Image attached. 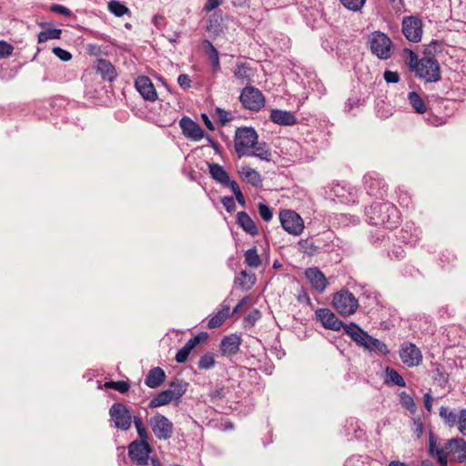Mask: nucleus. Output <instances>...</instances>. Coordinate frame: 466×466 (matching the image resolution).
I'll use <instances>...</instances> for the list:
<instances>
[{"mask_svg": "<svg viewBox=\"0 0 466 466\" xmlns=\"http://www.w3.org/2000/svg\"><path fill=\"white\" fill-rule=\"evenodd\" d=\"M221 203L228 212L231 213L236 210V203L233 197H223Z\"/></svg>", "mask_w": 466, "mask_h": 466, "instance_id": "58", "label": "nucleus"}, {"mask_svg": "<svg viewBox=\"0 0 466 466\" xmlns=\"http://www.w3.org/2000/svg\"><path fill=\"white\" fill-rule=\"evenodd\" d=\"M370 51L381 60L389 59L392 55L393 44L391 39L380 31H375L369 36Z\"/></svg>", "mask_w": 466, "mask_h": 466, "instance_id": "6", "label": "nucleus"}, {"mask_svg": "<svg viewBox=\"0 0 466 466\" xmlns=\"http://www.w3.org/2000/svg\"><path fill=\"white\" fill-rule=\"evenodd\" d=\"M239 100L245 108L252 111H258L265 106V97L262 92L251 86L242 89Z\"/></svg>", "mask_w": 466, "mask_h": 466, "instance_id": "10", "label": "nucleus"}, {"mask_svg": "<svg viewBox=\"0 0 466 466\" xmlns=\"http://www.w3.org/2000/svg\"><path fill=\"white\" fill-rule=\"evenodd\" d=\"M345 8L353 12H360L363 8L366 0H339Z\"/></svg>", "mask_w": 466, "mask_h": 466, "instance_id": "46", "label": "nucleus"}, {"mask_svg": "<svg viewBox=\"0 0 466 466\" xmlns=\"http://www.w3.org/2000/svg\"><path fill=\"white\" fill-rule=\"evenodd\" d=\"M172 400H174V399L172 398V396L170 395L169 391L167 389L165 390H161L155 397H153L148 403V407L150 409L157 408L160 406L167 405L170 403Z\"/></svg>", "mask_w": 466, "mask_h": 466, "instance_id": "36", "label": "nucleus"}, {"mask_svg": "<svg viewBox=\"0 0 466 466\" xmlns=\"http://www.w3.org/2000/svg\"><path fill=\"white\" fill-rule=\"evenodd\" d=\"M441 44L432 41L425 49V56L420 59V63L417 70L416 76L428 83H435L441 79V67L439 62L430 56Z\"/></svg>", "mask_w": 466, "mask_h": 466, "instance_id": "4", "label": "nucleus"}, {"mask_svg": "<svg viewBox=\"0 0 466 466\" xmlns=\"http://www.w3.org/2000/svg\"><path fill=\"white\" fill-rule=\"evenodd\" d=\"M345 333L360 347L369 351H377L381 355L389 354L388 346L381 340L375 339L363 330L354 322L345 327Z\"/></svg>", "mask_w": 466, "mask_h": 466, "instance_id": "3", "label": "nucleus"}, {"mask_svg": "<svg viewBox=\"0 0 466 466\" xmlns=\"http://www.w3.org/2000/svg\"><path fill=\"white\" fill-rule=\"evenodd\" d=\"M187 387L188 383L184 380L175 379L169 383L167 390L174 400H178L186 393Z\"/></svg>", "mask_w": 466, "mask_h": 466, "instance_id": "31", "label": "nucleus"}, {"mask_svg": "<svg viewBox=\"0 0 466 466\" xmlns=\"http://www.w3.org/2000/svg\"><path fill=\"white\" fill-rule=\"evenodd\" d=\"M177 83L183 89H187L191 86V79L187 74L179 75L177 77Z\"/></svg>", "mask_w": 466, "mask_h": 466, "instance_id": "63", "label": "nucleus"}, {"mask_svg": "<svg viewBox=\"0 0 466 466\" xmlns=\"http://www.w3.org/2000/svg\"><path fill=\"white\" fill-rule=\"evenodd\" d=\"M429 454L436 457L440 466H447L448 457L453 456L459 462L466 461V441L462 438H453L443 445H438L437 438L431 432L429 435Z\"/></svg>", "mask_w": 466, "mask_h": 466, "instance_id": "1", "label": "nucleus"}, {"mask_svg": "<svg viewBox=\"0 0 466 466\" xmlns=\"http://www.w3.org/2000/svg\"><path fill=\"white\" fill-rule=\"evenodd\" d=\"M457 425L459 431L466 436V409L460 410Z\"/></svg>", "mask_w": 466, "mask_h": 466, "instance_id": "54", "label": "nucleus"}, {"mask_svg": "<svg viewBox=\"0 0 466 466\" xmlns=\"http://www.w3.org/2000/svg\"><path fill=\"white\" fill-rule=\"evenodd\" d=\"M255 283V276L248 274L245 270L239 273V276L235 279V285L242 289H249Z\"/></svg>", "mask_w": 466, "mask_h": 466, "instance_id": "38", "label": "nucleus"}, {"mask_svg": "<svg viewBox=\"0 0 466 466\" xmlns=\"http://www.w3.org/2000/svg\"><path fill=\"white\" fill-rule=\"evenodd\" d=\"M365 213L369 223L374 226L391 229L396 228L400 222V212L390 202L374 203L366 208Z\"/></svg>", "mask_w": 466, "mask_h": 466, "instance_id": "2", "label": "nucleus"}, {"mask_svg": "<svg viewBox=\"0 0 466 466\" xmlns=\"http://www.w3.org/2000/svg\"><path fill=\"white\" fill-rule=\"evenodd\" d=\"M401 31L408 41L419 43L421 40L423 33L422 20L417 15L403 17Z\"/></svg>", "mask_w": 466, "mask_h": 466, "instance_id": "9", "label": "nucleus"}, {"mask_svg": "<svg viewBox=\"0 0 466 466\" xmlns=\"http://www.w3.org/2000/svg\"><path fill=\"white\" fill-rule=\"evenodd\" d=\"M244 257L246 264L250 268H257L261 264V259L256 248L248 249L245 252Z\"/></svg>", "mask_w": 466, "mask_h": 466, "instance_id": "39", "label": "nucleus"}, {"mask_svg": "<svg viewBox=\"0 0 466 466\" xmlns=\"http://www.w3.org/2000/svg\"><path fill=\"white\" fill-rule=\"evenodd\" d=\"M425 121L433 127H439L444 124V120L442 117H440L438 116H435L431 113H427V116H425Z\"/></svg>", "mask_w": 466, "mask_h": 466, "instance_id": "57", "label": "nucleus"}, {"mask_svg": "<svg viewBox=\"0 0 466 466\" xmlns=\"http://www.w3.org/2000/svg\"><path fill=\"white\" fill-rule=\"evenodd\" d=\"M61 34L62 30L59 28L44 30L38 34L37 40L39 43H44L49 39H59L61 37Z\"/></svg>", "mask_w": 466, "mask_h": 466, "instance_id": "41", "label": "nucleus"}, {"mask_svg": "<svg viewBox=\"0 0 466 466\" xmlns=\"http://www.w3.org/2000/svg\"><path fill=\"white\" fill-rule=\"evenodd\" d=\"M400 400L402 406L405 407L407 410L410 411L415 410V403L410 395H409L406 392H401L400 394Z\"/></svg>", "mask_w": 466, "mask_h": 466, "instance_id": "50", "label": "nucleus"}, {"mask_svg": "<svg viewBox=\"0 0 466 466\" xmlns=\"http://www.w3.org/2000/svg\"><path fill=\"white\" fill-rule=\"evenodd\" d=\"M109 415L116 429L120 431H127L130 429L132 416L128 408L123 403H114L109 409Z\"/></svg>", "mask_w": 466, "mask_h": 466, "instance_id": "12", "label": "nucleus"}, {"mask_svg": "<svg viewBox=\"0 0 466 466\" xmlns=\"http://www.w3.org/2000/svg\"><path fill=\"white\" fill-rule=\"evenodd\" d=\"M148 423L157 439L167 441L172 437L174 426L166 416L157 413L150 418Z\"/></svg>", "mask_w": 466, "mask_h": 466, "instance_id": "11", "label": "nucleus"}, {"mask_svg": "<svg viewBox=\"0 0 466 466\" xmlns=\"http://www.w3.org/2000/svg\"><path fill=\"white\" fill-rule=\"evenodd\" d=\"M152 448L148 441H133L128 445V455L137 466H147L149 463V454Z\"/></svg>", "mask_w": 466, "mask_h": 466, "instance_id": "14", "label": "nucleus"}, {"mask_svg": "<svg viewBox=\"0 0 466 466\" xmlns=\"http://www.w3.org/2000/svg\"><path fill=\"white\" fill-rule=\"evenodd\" d=\"M332 305L339 315L349 317L357 311L359 301L351 292L341 289L333 295Z\"/></svg>", "mask_w": 466, "mask_h": 466, "instance_id": "7", "label": "nucleus"}, {"mask_svg": "<svg viewBox=\"0 0 466 466\" xmlns=\"http://www.w3.org/2000/svg\"><path fill=\"white\" fill-rule=\"evenodd\" d=\"M182 133L187 138L199 141L204 137V130L201 127L187 116H183L179 121Z\"/></svg>", "mask_w": 466, "mask_h": 466, "instance_id": "19", "label": "nucleus"}, {"mask_svg": "<svg viewBox=\"0 0 466 466\" xmlns=\"http://www.w3.org/2000/svg\"><path fill=\"white\" fill-rule=\"evenodd\" d=\"M250 157H256L261 160L269 162L271 160V151L266 143H258L257 140L256 146H254L249 151Z\"/></svg>", "mask_w": 466, "mask_h": 466, "instance_id": "33", "label": "nucleus"}, {"mask_svg": "<svg viewBox=\"0 0 466 466\" xmlns=\"http://www.w3.org/2000/svg\"><path fill=\"white\" fill-rule=\"evenodd\" d=\"M242 339L237 334L225 336L220 343V350L224 356L231 357L236 355L240 349Z\"/></svg>", "mask_w": 466, "mask_h": 466, "instance_id": "21", "label": "nucleus"}, {"mask_svg": "<svg viewBox=\"0 0 466 466\" xmlns=\"http://www.w3.org/2000/svg\"><path fill=\"white\" fill-rule=\"evenodd\" d=\"M52 51L56 56H57L60 60L64 62H67L72 58V55L68 51L61 47H54Z\"/></svg>", "mask_w": 466, "mask_h": 466, "instance_id": "56", "label": "nucleus"}, {"mask_svg": "<svg viewBox=\"0 0 466 466\" xmlns=\"http://www.w3.org/2000/svg\"><path fill=\"white\" fill-rule=\"evenodd\" d=\"M406 51L409 53V56L407 58V65L409 66L411 71L415 72L420 66V59H418V56L412 50L406 49Z\"/></svg>", "mask_w": 466, "mask_h": 466, "instance_id": "49", "label": "nucleus"}, {"mask_svg": "<svg viewBox=\"0 0 466 466\" xmlns=\"http://www.w3.org/2000/svg\"><path fill=\"white\" fill-rule=\"evenodd\" d=\"M220 307L221 309L208 319V329H216L220 327L230 316V306L228 299H225Z\"/></svg>", "mask_w": 466, "mask_h": 466, "instance_id": "24", "label": "nucleus"}, {"mask_svg": "<svg viewBox=\"0 0 466 466\" xmlns=\"http://www.w3.org/2000/svg\"><path fill=\"white\" fill-rule=\"evenodd\" d=\"M166 380V373L160 367L151 369L146 379L145 384L150 389L158 388Z\"/></svg>", "mask_w": 466, "mask_h": 466, "instance_id": "26", "label": "nucleus"}, {"mask_svg": "<svg viewBox=\"0 0 466 466\" xmlns=\"http://www.w3.org/2000/svg\"><path fill=\"white\" fill-rule=\"evenodd\" d=\"M222 3L223 0H207L202 11L205 13H209L218 7Z\"/></svg>", "mask_w": 466, "mask_h": 466, "instance_id": "60", "label": "nucleus"}, {"mask_svg": "<svg viewBox=\"0 0 466 466\" xmlns=\"http://www.w3.org/2000/svg\"><path fill=\"white\" fill-rule=\"evenodd\" d=\"M364 187L367 193L375 198H382L387 191V185L376 172H370L364 176Z\"/></svg>", "mask_w": 466, "mask_h": 466, "instance_id": "15", "label": "nucleus"}, {"mask_svg": "<svg viewBox=\"0 0 466 466\" xmlns=\"http://www.w3.org/2000/svg\"><path fill=\"white\" fill-rule=\"evenodd\" d=\"M333 233L330 231L325 232L320 238H319L316 241H312L309 238L300 239L298 242L299 249L300 252L307 254L308 256H314L319 250H324L326 252L331 249V245L329 244H322V242L326 240H330Z\"/></svg>", "mask_w": 466, "mask_h": 466, "instance_id": "13", "label": "nucleus"}, {"mask_svg": "<svg viewBox=\"0 0 466 466\" xmlns=\"http://www.w3.org/2000/svg\"><path fill=\"white\" fill-rule=\"evenodd\" d=\"M229 188L234 193L238 204H240L242 207H245V204H246L245 198H244L238 183L236 181H232L231 187Z\"/></svg>", "mask_w": 466, "mask_h": 466, "instance_id": "52", "label": "nucleus"}, {"mask_svg": "<svg viewBox=\"0 0 466 466\" xmlns=\"http://www.w3.org/2000/svg\"><path fill=\"white\" fill-rule=\"evenodd\" d=\"M420 230L414 228V233L410 234V237L402 235L403 241L411 246L415 245L420 239Z\"/></svg>", "mask_w": 466, "mask_h": 466, "instance_id": "59", "label": "nucleus"}, {"mask_svg": "<svg viewBox=\"0 0 466 466\" xmlns=\"http://www.w3.org/2000/svg\"><path fill=\"white\" fill-rule=\"evenodd\" d=\"M408 101L409 104L411 106L413 110L418 114H424L427 113V106L425 105V102L420 97V96L415 92L411 91L408 94Z\"/></svg>", "mask_w": 466, "mask_h": 466, "instance_id": "35", "label": "nucleus"}, {"mask_svg": "<svg viewBox=\"0 0 466 466\" xmlns=\"http://www.w3.org/2000/svg\"><path fill=\"white\" fill-rule=\"evenodd\" d=\"M258 208L259 216L264 221L268 222L272 219L273 213L271 208L268 205L264 203H258Z\"/></svg>", "mask_w": 466, "mask_h": 466, "instance_id": "48", "label": "nucleus"}, {"mask_svg": "<svg viewBox=\"0 0 466 466\" xmlns=\"http://www.w3.org/2000/svg\"><path fill=\"white\" fill-rule=\"evenodd\" d=\"M435 381L441 387H445L449 381V374L442 369L437 368L435 370Z\"/></svg>", "mask_w": 466, "mask_h": 466, "instance_id": "51", "label": "nucleus"}, {"mask_svg": "<svg viewBox=\"0 0 466 466\" xmlns=\"http://www.w3.org/2000/svg\"><path fill=\"white\" fill-rule=\"evenodd\" d=\"M316 318L321 322L322 326L328 329L339 331L341 329L345 331V327L348 324H344L329 309H318L315 312Z\"/></svg>", "mask_w": 466, "mask_h": 466, "instance_id": "17", "label": "nucleus"}, {"mask_svg": "<svg viewBox=\"0 0 466 466\" xmlns=\"http://www.w3.org/2000/svg\"><path fill=\"white\" fill-rule=\"evenodd\" d=\"M14 46L5 41H0V59L8 57L12 55Z\"/></svg>", "mask_w": 466, "mask_h": 466, "instance_id": "55", "label": "nucleus"}, {"mask_svg": "<svg viewBox=\"0 0 466 466\" xmlns=\"http://www.w3.org/2000/svg\"><path fill=\"white\" fill-rule=\"evenodd\" d=\"M399 204L406 208L412 207V201L407 193H401L399 197Z\"/></svg>", "mask_w": 466, "mask_h": 466, "instance_id": "64", "label": "nucleus"}, {"mask_svg": "<svg viewBox=\"0 0 466 466\" xmlns=\"http://www.w3.org/2000/svg\"><path fill=\"white\" fill-rule=\"evenodd\" d=\"M216 113L218 116L220 124L223 126L231 121L233 118L232 114L230 112L226 111L220 107L216 108Z\"/></svg>", "mask_w": 466, "mask_h": 466, "instance_id": "53", "label": "nucleus"}, {"mask_svg": "<svg viewBox=\"0 0 466 466\" xmlns=\"http://www.w3.org/2000/svg\"><path fill=\"white\" fill-rule=\"evenodd\" d=\"M386 375H387V382L390 381L394 385H397L399 387H405L406 383L404 379L394 370L391 368L386 369Z\"/></svg>", "mask_w": 466, "mask_h": 466, "instance_id": "44", "label": "nucleus"}, {"mask_svg": "<svg viewBox=\"0 0 466 466\" xmlns=\"http://www.w3.org/2000/svg\"><path fill=\"white\" fill-rule=\"evenodd\" d=\"M106 389H113L121 393H125L129 389V384L127 381H107L104 384Z\"/></svg>", "mask_w": 466, "mask_h": 466, "instance_id": "47", "label": "nucleus"}, {"mask_svg": "<svg viewBox=\"0 0 466 466\" xmlns=\"http://www.w3.org/2000/svg\"><path fill=\"white\" fill-rule=\"evenodd\" d=\"M239 174L246 182L251 184L253 187H258L262 185L260 174L250 167H243Z\"/></svg>", "mask_w": 466, "mask_h": 466, "instance_id": "30", "label": "nucleus"}, {"mask_svg": "<svg viewBox=\"0 0 466 466\" xmlns=\"http://www.w3.org/2000/svg\"><path fill=\"white\" fill-rule=\"evenodd\" d=\"M384 80L387 83H398L400 81V76L397 72L386 70L383 75Z\"/></svg>", "mask_w": 466, "mask_h": 466, "instance_id": "62", "label": "nucleus"}, {"mask_svg": "<svg viewBox=\"0 0 466 466\" xmlns=\"http://www.w3.org/2000/svg\"><path fill=\"white\" fill-rule=\"evenodd\" d=\"M284 146L287 148L286 154L292 157L293 161L309 162L310 160L299 142L292 139H286L284 140Z\"/></svg>", "mask_w": 466, "mask_h": 466, "instance_id": "22", "label": "nucleus"}, {"mask_svg": "<svg viewBox=\"0 0 466 466\" xmlns=\"http://www.w3.org/2000/svg\"><path fill=\"white\" fill-rule=\"evenodd\" d=\"M134 424L139 437L138 441H148V433L140 417H134Z\"/></svg>", "mask_w": 466, "mask_h": 466, "instance_id": "45", "label": "nucleus"}, {"mask_svg": "<svg viewBox=\"0 0 466 466\" xmlns=\"http://www.w3.org/2000/svg\"><path fill=\"white\" fill-rule=\"evenodd\" d=\"M203 45L206 53L208 55L213 72H218L220 70L219 54L217 48L212 45L209 40H204Z\"/></svg>", "mask_w": 466, "mask_h": 466, "instance_id": "32", "label": "nucleus"}, {"mask_svg": "<svg viewBox=\"0 0 466 466\" xmlns=\"http://www.w3.org/2000/svg\"><path fill=\"white\" fill-rule=\"evenodd\" d=\"M216 364L215 355L212 352H206L203 354L198 363V367L199 370H210Z\"/></svg>", "mask_w": 466, "mask_h": 466, "instance_id": "40", "label": "nucleus"}, {"mask_svg": "<svg viewBox=\"0 0 466 466\" xmlns=\"http://www.w3.org/2000/svg\"><path fill=\"white\" fill-rule=\"evenodd\" d=\"M135 86L145 100L155 102L157 99V93L149 77L145 76H138L135 81Z\"/></svg>", "mask_w": 466, "mask_h": 466, "instance_id": "18", "label": "nucleus"}, {"mask_svg": "<svg viewBox=\"0 0 466 466\" xmlns=\"http://www.w3.org/2000/svg\"><path fill=\"white\" fill-rule=\"evenodd\" d=\"M234 76L240 84H249L252 80L253 71L247 63H237L234 70Z\"/></svg>", "mask_w": 466, "mask_h": 466, "instance_id": "29", "label": "nucleus"}, {"mask_svg": "<svg viewBox=\"0 0 466 466\" xmlns=\"http://www.w3.org/2000/svg\"><path fill=\"white\" fill-rule=\"evenodd\" d=\"M400 358L408 367L419 366L422 361L420 350L411 342H404L400 349Z\"/></svg>", "mask_w": 466, "mask_h": 466, "instance_id": "16", "label": "nucleus"}, {"mask_svg": "<svg viewBox=\"0 0 466 466\" xmlns=\"http://www.w3.org/2000/svg\"><path fill=\"white\" fill-rule=\"evenodd\" d=\"M305 277L319 293H323L327 288L328 281L323 272L318 268H309L305 271Z\"/></svg>", "mask_w": 466, "mask_h": 466, "instance_id": "20", "label": "nucleus"}, {"mask_svg": "<svg viewBox=\"0 0 466 466\" xmlns=\"http://www.w3.org/2000/svg\"><path fill=\"white\" fill-rule=\"evenodd\" d=\"M440 417L444 420L447 426L451 428L457 425L459 413H456L454 410H450L445 406H441L440 408Z\"/></svg>", "mask_w": 466, "mask_h": 466, "instance_id": "37", "label": "nucleus"}, {"mask_svg": "<svg viewBox=\"0 0 466 466\" xmlns=\"http://www.w3.org/2000/svg\"><path fill=\"white\" fill-rule=\"evenodd\" d=\"M238 224L244 231L251 236H256L258 233V228L253 219L244 211L238 212L237 215Z\"/></svg>", "mask_w": 466, "mask_h": 466, "instance_id": "28", "label": "nucleus"}, {"mask_svg": "<svg viewBox=\"0 0 466 466\" xmlns=\"http://www.w3.org/2000/svg\"><path fill=\"white\" fill-rule=\"evenodd\" d=\"M269 118L272 122L280 126H293L297 123L296 116L287 110L272 109Z\"/></svg>", "mask_w": 466, "mask_h": 466, "instance_id": "23", "label": "nucleus"}, {"mask_svg": "<svg viewBox=\"0 0 466 466\" xmlns=\"http://www.w3.org/2000/svg\"><path fill=\"white\" fill-rule=\"evenodd\" d=\"M258 136L253 127H238L235 132L234 147L238 157L249 156L250 149L256 146Z\"/></svg>", "mask_w": 466, "mask_h": 466, "instance_id": "5", "label": "nucleus"}, {"mask_svg": "<svg viewBox=\"0 0 466 466\" xmlns=\"http://www.w3.org/2000/svg\"><path fill=\"white\" fill-rule=\"evenodd\" d=\"M108 10L117 17H121L125 14L129 13V9L121 2L116 0H111L108 3Z\"/></svg>", "mask_w": 466, "mask_h": 466, "instance_id": "42", "label": "nucleus"}, {"mask_svg": "<svg viewBox=\"0 0 466 466\" xmlns=\"http://www.w3.org/2000/svg\"><path fill=\"white\" fill-rule=\"evenodd\" d=\"M279 221L285 231L296 237L300 236L305 228L302 218L294 210L280 211Z\"/></svg>", "mask_w": 466, "mask_h": 466, "instance_id": "8", "label": "nucleus"}, {"mask_svg": "<svg viewBox=\"0 0 466 466\" xmlns=\"http://www.w3.org/2000/svg\"><path fill=\"white\" fill-rule=\"evenodd\" d=\"M97 71L102 75L103 78L113 81L116 75L114 66L106 59H99L96 65Z\"/></svg>", "mask_w": 466, "mask_h": 466, "instance_id": "34", "label": "nucleus"}, {"mask_svg": "<svg viewBox=\"0 0 466 466\" xmlns=\"http://www.w3.org/2000/svg\"><path fill=\"white\" fill-rule=\"evenodd\" d=\"M50 11L66 16L71 15V11L67 7L58 4H53L50 6Z\"/></svg>", "mask_w": 466, "mask_h": 466, "instance_id": "61", "label": "nucleus"}, {"mask_svg": "<svg viewBox=\"0 0 466 466\" xmlns=\"http://www.w3.org/2000/svg\"><path fill=\"white\" fill-rule=\"evenodd\" d=\"M201 335L195 336L187 341V343L177 352L175 360L177 363H185L191 350L201 341Z\"/></svg>", "mask_w": 466, "mask_h": 466, "instance_id": "27", "label": "nucleus"}, {"mask_svg": "<svg viewBox=\"0 0 466 466\" xmlns=\"http://www.w3.org/2000/svg\"><path fill=\"white\" fill-rule=\"evenodd\" d=\"M220 20L221 17L218 14L211 15L207 21L206 30L208 33L217 35L220 31Z\"/></svg>", "mask_w": 466, "mask_h": 466, "instance_id": "43", "label": "nucleus"}, {"mask_svg": "<svg viewBox=\"0 0 466 466\" xmlns=\"http://www.w3.org/2000/svg\"><path fill=\"white\" fill-rule=\"evenodd\" d=\"M211 177L224 187H231L232 181L225 168L217 163L208 164Z\"/></svg>", "mask_w": 466, "mask_h": 466, "instance_id": "25", "label": "nucleus"}]
</instances>
